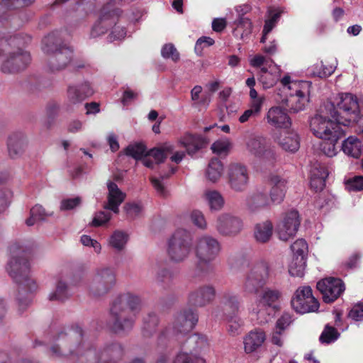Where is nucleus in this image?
Returning <instances> with one entry per match:
<instances>
[{
	"label": "nucleus",
	"instance_id": "obj_1",
	"mask_svg": "<svg viewBox=\"0 0 363 363\" xmlns=\"http://www.w3.org/2000/svg\"><path fill=\"white\" fill-rule=\"evenodd\" d=\"M9 250L10 257L6 265V271L17 284V312L22 315L31 304L38 286L30 275V264L24 256V246L21 242H16L9 246Z\"/></svg>",
	"mask_w": 363,
	"mask_h": 363
},
{
	"label": "nucleus",
	"instance_id": "obj_2",
	"mask_svg": "<svg viewBox=\"0 0 363 363\" xmlns=\"http://www.w3.org/2000/svg\"><path fill=\"white\" fill-rule=\"evenodd\" d=\"M50 351L55 357H77L76 363H100V357L93 343L86 338L84 330L78 325L59 332Z\"/></svg>",
	"mask_w": 363,
	"mask_h": 363
},
{
	"label": "nucleus",
	"instance_id": "obj_3",
	"mask_svg": "<svg viewBox=\"0 0 363 363\" xmlns=\"http://www.w3.org/2000/svg\"><path fill=\"white\" fill-rule=\"evenodd\" d=\"M141 306V298L137 294L125 292L117 295L110 308V329L116 334H128L135 325Z\"/></svg>",
	"mask_w": 363,
	"mask_h": 363
},
{
	"label": "nucleus",
	"instance_id": "obj_4",
	"mask_svg": "<svg viewBox=\"0 0 363 363\" xmlns=\"http://www.w3.org/2000/svg\"><path fill=\"white\" fill-rule=\"evenodd\" d=\"M31 37L24 33L0 39V55L7 51L6 59L1 65V71L6 74H14L24 70L31 61L30 53L23 47L30 43Z\"/></svg>",
	"mask_w": 363,
	"mask_h": 363
},
{
	"label": "nucleus",
	"instance_id": "obj_5",
	"mask_svg": "<svg viewBox=\"0 0 363 363\" xmlns=\"http://www.w3.org/2000/svg\"><path fill=\"white\" fill-rule=\"evenodd\" d=\"M326 113L344 126L357 123L360 118L359 102L355 95L350 93L340 94L335 103L325 105Z\"/></svg>",
	"mask_w": 363,
	"mask_h": 363
},
{
	"label": "nucleus",
	"instance_id": "obj_6",
	"mask_svg": "<svg viewBox=\"0 0 363 363\" xmlns=\"http://www.w3.org/2000/svg\"><path fill=\"white\" fill-rule=\"evenodd\" d=\"M287 98L286 104L291 111L298 113L303 111L309 102L311 82L304 80H291L286 75L281 79Z\"/></svg>",
	"mask_w": 363,
	"mask_h": 363
},
{
	"label": "nucleus",
	"instance_id": "obj_7",
	"mask_svg": "<svg viewBox=\"0 0 363 363\" xmlns=\"http://www.w3.org/2000/svg\"><path fill=\"white\" fill-rule=\"evenodd\" d=\"M196 258L195 269L201 274H207L212 271L211 262L218 256L220 246L218 241L209 235L198 238L194 245Z\"/></svg>",
	"mask_w": 363,
	"mask_h": 363
},
{
	"label": "nucleus",
	"instance_id": "obj_8",
	"mask_svg": "<svg viewBox=\"0 0 363 363\" xmlns=\"http://www.w3.org/2000/svg\"><path fill=\"white\" fill-rule=\"evenodd\" d=\"M193 249V235L184 228L177 229L167 241V253L174 263H181L188 259Z\"/></svg>",
	"mask_w": 363,
	"mask_h": 363
},
{
	"label": "nucleus",
	"instance_id": "obj_9",
	"mask_svg": "<svg viewBox=\"0 0 363 363\" xmlns=\"http://www.w3.org/2000/svg\"><path fill=\"white\" fill-rule=\"evenodd\" d=\"M270 266L265 259L257 261L245 274L242 284L245 295H256L267 284L270 276Z\"/></svg>",
	"mask_w": 363,
	"mask_h": 363
},
{
	"label": "nucleus",
	"instance_id": "obj_10",
	"mask_svg": "<svg viewBox=\"0 0 363 363\" xmlns=\"http://www.w3.org/2000/svg\"><path fill=\"white\" fill-rule=\"evenodd\" d=\"M116 272L110 267L97 268L89 284V294L100 297L108 294L116 284Z\"/></svg>",
	"mask_w": 363,
	"mask_h": 363
},
{
	"label": "nucleus",
	"instance_id": "obj_11",
	"mask_svg": "<svg viewBox=\"0 0 363 363\" xmlns=\"http://www.w3.org/2000/svg\"><path fill=\"white\" fill-rule=\"evenodd\" d=\"M310 127L313 133L323 140L338 141L345 135V131L341 128L340 124L320 114L311 119Z\"/></svg>",
	"mask_w": 363,
	"mask_h": 363
},
{
	"label": "nucleus",
	"instance_id": "obj_12",
	"mask_svg": "<svg viewBox=\"0 0 363 363\" xmlns=\"http://www.w3.org/2000/svg\"><path fill=\"white\" fill-rule=\"evenodd\" d=\"M291 302L293 308L299 313L315 312L319 308L318 301L313 296L312 289L308 286L298 287Z\"/></svg>",
	"mask_w": 363,
	"mask_h": 363
},
{
	"label": "nucleus",
	"instance_id": "obj_13",
	"mask_svg": "<svg viewBox=\"0 0 363 363\" xmlns=\"http://www.w3.org/2000/svg\"><path fill=\"white\" fill-rule=\"evenodd\" d=\"M111 4H108L102 8L99 20L94 23L91 30V37L96 38L105 33L108 28L118 20L121 11L118 9H111Z\"/></svg>",
	"mask_w": 363,
	"mask_h": 363
},
{
	"label": "nucleus",
	"instance_id": "obj_14",
	"mask_svg": "<svg viewBox=\"0 0 363 363\" xmlns=\"http://www.w3.org/2000/svg\"><path fill=\"white\" fill-rule=\"evenodd\" d=\"M230 188L235 192L244 191L249 184L250 175L247 167L240 163L230 164L228 169Z\"/></svg>",
	"mask_w": 363,
	"mask_h": 363
},
{
	"label": "nucleus",
	"instance_id": "obj_15",
	"mask_svg": "<svg viewBox=\"0 0 363 363\" xmlns=\"http://www.w3.org/2000/svg\"><path fill=\"white\" fill-rule=\"evenodd\" d=\"M93 94L94 90L87 82L79 84H69L66 91L65 106L68 110H71Z\"/></svg>",
	"mask_w": 363,
	"mask_h": 363
},
{
	"label": "nucleus",
	"instance_id": "obj_16",
	"mask_svg": "<svg viewBox=\"0 0 363 363\" xmlns=\"http://www.w3.org/2000/svg\"><path fill=\"white\" fill-rule=\"evenodd\" d=\"M300 224V216L297 211L292 209L286 212L277 227L279 238L281 240L287 241L294 238L298 231Z\"/></svg>",
	"mask_w": 363,
	"mask_h": 363
},
{
	"label": "nucleus",
	"instance_id": "obj_17",
	"mask_svg": "<svg viewBox=\"0 0 363 363\" xmlns=\"http://www.w3.org/2000/svg\"><path fill=\"white\" fill-rule=\"evenodd\" d=\"M216 290L211 284L201 285L188 294L187 303L194 307H204L216 298Z\"/></svg>",
	"mask_w": 363,
	"mask_h": 363
},
{
	"label": "nucleus",
	"instance_id": "obj_18",
	"mask_svg": "<svg viewBox=\"0 0 363 363\" xmlns=\"http://www.w3.org/2000/svg\"><path fill=\"white\" fill-rule=\"evenodd\" d=\"M317 289L323 296L325 303H333L345 291V285L340 279L329 277L317 283Z\"/></svg>",
	"mask_w": 363,
	"mask_h": 363
},
{
	"label": "nucleus",
	"instance_id": "obj_19",
	"mask_svg": "<svg viewBox=\"0 0 363 363\" xmlns=\"http://www.w3.org/2000/svg\"><path fill=\"white\" fill-rule=\"evenodd\" d=\"M242 219L232 213H221L216 219V228L223 235H236L242 230Z\"/></svg>",
	"mask_w": 363,
	"mask_h": 363
},
{
	"label": "nucleus",
	"instance_id": "obj_20",
	"mask_svg": "<svg viewBox=\"0 0 363 363\" xmlns=\"http://www.w3.org/2000/svg\"><path fill=\"white\" fill-rule=\"evenodd\" d=\"M198 320L199 315L196 310L185 309L175 316L172 325V333L174 335L186 334L195 327Z\"/></svg>",
	"mask_w": 363,
	"mask_h": 363
},
{
	"label": "nucleus",
	"instance_id": "obj_21",
	"mask_svg": "<svg viewBox=\"0 0 363 363\" xmlns=\"http://www.w3.org/2000/svg\"><path fill=\"white\" fill-rule=\"evenodd\" d=\"M272 138L274 142L284 151L295 152L299 149V138L294 132L286 130H277L272 134Z\"/></svg>",
	"mask_w": 363,
	"mask_h": 363
},
{
	"label": "nucleus",
	"instance_id": "obj_22",
	"mask_svg": "<svg viewBox=\"0 0 363 363\" xmlns=\"http://www.w3.org/2000/svg\"><path fill=\"white\" fill-rule=\"evenodd\" d=\"M93 347L100 357V363H117V361L121 359L124 354L123 346L117 342L108 343L102 349H97L94 344H93Z\"/></svg>",
	"mask_w": 363,
	"mask_h": 363
},
{
	"label": "nucleus",
	"instance_id": "obj_23",
	"mask_svg": "<svg viewBox=\"0 0 363 363\" xmlns=\"http://www.w3.org/2000/svg\"><path fill=\"white\" fill-rule=\"evenodd\" d=\"M73 52L69 48H64L48 60L47 67L49 72L55 73L65 69L72 62Z\"/></svg>",
	"mask_w": 363,
	"mask_h": 363
},
{
	"label": "nucleus",
	"instance_id": "obj_24",
	"mask_svg": "<svg viewBox=\"0 0 363 363\" xmlns=\"http://www.w3.org/2000/svg\"><path fill=\"white\" fill-rule=\"evenodd\" d=\"M267 123L280 130L289 128L291 125V120L285 109L280 106H273L269 109L266 114Z\"/></svg>",
	"mask_w": 363,
	"mask_h": 363
},
{
	"label": "nucleus",
	"instance_id": "obj_25",
	"mask_svg": "<svg viewBox=\"0 0 363 363\" xmlns=\"http://www.w3.org/2000/svg\"><path fill=\"white\" fill-rule=\"evenodd\" d=\"M6 145L9 156L11 159H18L26 152L28 140L22 133H13L8 137Z\"/></svg>",
	"mask_w": 363,
	"mask_h": 363
},
{
	"label": "nucleus",
	"instance_id": "obj_26",
	"mask_svg": "<svg viewBox=\"0 0 363 363\" xmlns=\"http://www.w3.org/2000/svg\"><path fill=\"white\" fill-rule=\"evenodd\" d=\"M108 195L107 203L104 205L106 210H109L114 213H118L119 206L124 201L126 194L123 192L113 182H107Z\"/></svg>",
	"mask_w": 363,
	"mask_h": 363
},
{
	"label": "nucleus",
	"instance_id": "obj_27",
	"mask_svg": "<svg viewBox=\"0 0 363 363\" xmlns=\"http://www.w3.org/2000/svg\"><path fill=\"white\" fill-rule=\"evenodd\" d=\"M247 210L251 213H257L270 206V200L267 192L256 190L247 195L245 200Z\"/></svg>",
	"mask_w": 363,
	"mask_h": 363
},
{
	"label": "nucleus",
	"instance_id": "obj_28",
	"mask_svg": "<svg viewBox=\"0 0 363 363\" xmlns=\"http://www.w3.org/2000/svg\"><path fill=\"white\" fill-rule=\"evenodd\" d=\"M266 340V333L261 328L250 330L243 338L244 350L250 354L259 349Z\"/></svg>",
	"mask_w": 363,
	"mask_h": 363
},
{
	"label": "nucleus",
	"instance_id": "obj_29",
	"mask_svg": "<svg viewBox=\"0 0 363 363\" xmlns=\"http://www.w3.org/2000/svg\"><path fill=\"white\" fill-rule=\"evenodd\" d=\"M270 198H269L270 203H281L284 201L286 192V181L277 175H274L270 178Z\"/></svg>",
	"mask_w": 363,
	"mask_h": 363
},
{
	"label": "nucleus",
	"instance_id": "obj_30",
	"mask_svg": "<svg viewBox=\"0 0 363 363\" xmlns=\"http://www.w3.org/2000/svg\"><path fill=\"white\" fill-rule=\"evenodd\" d=\"M64 48L67 47L63 44L60 33L57 30L48 33L42 40L41 49L44 53L52 55Z\"/></svg>",
	"mask_w": 363,
	"mask_h": 363
},
{
	"label": "nucleus",
	"instance_id": "obj_31",
	"mask_svg": "<svg viewBox=\"0 0 363 363\" xmlns=\"http://www.w3.org/2000/svg\"><path fill=\"white\" fill-rule=\"evenodd\" d=\"M220 304L223 310L228 312L227 315H237L240 311L241 302L238 294L231 290H226L221 295Z\"/></svg>",
	"mask_w": 363,
	"mask_h": 363
},
{
	"label": "nucleus",
	"instance_id": "obj_32",
	"mask_svg": "<svg viewBox=\"0 0 363 363\" xmlns=\"http://www.w3.org/2000/svg\"><path fill=\"white\" fill-rule=\"evenodd\" d=\"M178 144L186 149V152L193 155L204 145V140L199 135L185 134L178 140Z\"/></svg>",
	"mask_w": 363,
	"mask_h": 363
},
{
	"label": "nucleus",
	"instance_id": "obj_33",
	"mask_svg": "<svg viewBox=\"0 0 363 363\" xmlns=\"http://www.w3.org/2000/svg\"><path fill=\"white\" fill-rule=\"evenodd\" d=\"M208 345L207 338L204 335L195 333L187 337L183 347L193 353L205 350Z\"/></svg>",
	"mask_w": 363,
	"mask_h": 363
},
{
	"label": "nucleus",
	"instance_id": "obj_34",
	"mask_svg": "<svg viewBox=\"0 0 363 363\" xmlns=\"http://www.w3.org/2000/svg\"><path fill=\"white\" fill-rule=\"evenodd\" d=\"M247 150L255 157H257L259 155L267 146L266 139L259 135H251L245 142Z\"/></svg>",
	"mask_w": 363,
	"mask_h": 363
},
{
	"label": "nucleus",
	"instance_id": "obj_35",
	"mask_svg": "<svg viewBox=\"0 0 363 363\" xmlns=\"http://www.w3.org/2000/svg\"><path fill=\"white\" fill-rule=\"evenodd\" d=\"M273 225L271 221L265 220L257 223L255 227L254 236L257 242L265 243L272 235Z\"/></svg>",
	"mask_w": 363,
	"mask_h": 363
},
{
	"label": "nucleus",
	"instance_id": "obj_36",
	"mask_svg": "<svg viewBox=\"0 0 363 363\" xmlns=\"http://www.w3.org/2000/svg\"><path fill=\"white\" fill-rule=\"evenodd\" d=\"M270 307L264 305L262 301H255L250 308V313L255 316L258 324L262 325L268 323L271 319L269 309Z\"/></svg>",
	"mask_w": 363,
	"mask_h": 363
},
{
	"label": "nucleus",
	"instance_id": "obj_37",
	"mask_svg": "<svg viewBox=\"0 0 363 363\" xmlns=\"http://www.w3.org/2000/svg\"><path fill=\"white\" fill-rule=\"evenodd\" d=\"M342 150L348 156L359 158L362 154V143L354 136H350L342 144Z\"/></svg>",
	"mask_w": 363,
	"mask_h": 363
},
{
	"label": "nucleus",
	"instance_id": "obj_38",
	"mask_svg": "<svg viewBox=\"0 0 363 363\" xmlns=\"http://www.w3.org/2000/svg\"><path fill=\"white\" fill-rule=\"evenodd\" d=\"M223 164L218 158H213L207 167L206 175L213 183L218 182L223 174Z\"/></svg>",
	"mask_w": 363,
	"mask_h": 363
},
{
	"label": "nucleus",
	"instance_id": "obj_39",
	"mask_svg": "<svg viewBox=\"0 0 363 363\" xmlns=\"http://www.w3.org/2000/svg\"><path fill=\"white\" fill-rule=\"evenodd\" d=\"M35 0H3L0 3V20L5 18L4 13L7 10H16L30 6Z\"/></svg>",
	"mask_w": 363,
	"mask_h": 363
},
{
	"label": "nucleus",
	"instance_id": "obj_40",
	"mask_svg": "<svg viewBox=\"0 0 363 363\" xmlns=\"http://www.w3.org/2000/svg\"><path fill=\"white\" fill-rule=\"evenodd\" d=\"M203 198L211 210L219 211L223 207L225 203L224 199L221 194L216 190L205 191Z\"/></svg>",
	"mask_w": 363,
	"mask_h": 363
},
{
	"label": "nucleus",
	"instance_id": "obj_41",
	"mask_svg": "<svg viewBox=\"0 0 363 363\" xmlns=\"http://www.w3.org/2000/svg\"><path fill=\"white\" fill-rule=\"evenodd\" d=\"M236 28L233 31L235 35H240V38L244 40L248 38L252 33L253 26L251 20L247 17L237 18L235 21Z\"/></svg>",
	"mask_w": 363,
	"mask_h": 363
},
{
	"label": "nucleus",
	"instance_id": "obj_42",
	"mask_svg": "<svg viewBox=\"0 0 363 363\" xmlns=\"http://www.w3.org/2000/svg\"><path fill=\"white\" fill-rule=\"evenodd\" d=\"M70 296L69 289L67 283L61 279L57 280L55 290L48 295L50 301H63Z\"/></svg>",
	"mask_w": 363,
	"mask_h": 363
},
{
	"label": "nucleus",
	"instance_id": "obj_43",
	"mask_svg": "<svg viewBox=\"0 0 363 363\" xmlns=\"http://www.w3.org/2000/svg\"><path fill=\"white\" fill-rule=\"evenodd\" d=\"M159 319L157 315L154 313L147 314L143 318V324L142 327L143 335L145 337H151L157 330Z\"/></svg>",
	"mask_w": 363,
	"mask_h": 363
},
{
	"label": "nucleus",
	"instance_id": "obj_44",
	"mask_svg": "<svg viewBox=\"0 0 363 363\" xmlns=\"http://www.w3.org/2000/svg\"><path fill=\"white\" fill-rule=\"evenodd\" d=\"M183 350H186V348L182 347V350L175 355L172 363H206L203 357Z\"/></svg>",
	"mask_w": 363,
	"mask_h": 363
},
{
	"label": "nucleus",
	"instance_id": "obj_45",
	"mask_svg": "<svg viewBox=\"0 0 363 363\" xmlns=\"http://www.w3.org/2000/svg\"><path fill=\"white\" fill-rule=\"evenodd\" d=\"M306 267V259L303 257H294L289 266V272L293 277H302Z\"/></svg>",
	"mask_w": 363,
	"mask_h": 363
},
{
	"label": "nucleus",
	"instance_id": "obj_46",
	"mask_svg": "<svg viewBox=\"0 0 363 363\" xmlns=\"http://www.w3.org/2000/svg\"><path fill=\"white\" fill-rule=\"evenodd\" d=\"M128 240V234L120 230H116L110 237L109 245L116 251H121L125 248Z\"/></svg>",
	"mask_w": 363,
	"mask_h": 363
},
{
	"label": "nucleus",
	"instance_id": "obj_47",
	"mask_svg": "<svg viewBox=\"0 0 363 363\" xmlns=\"http://www.w3.org/2000/svg\"><path fill=\"white\" fill-rule=\"evenodd\" d=\"M278 79V74L269 72L265 67L261 68L259 74V81L262 84L264 89L272 87Z\"/></svg>",
	"mask_w": 363,
	"mask_h": 363
},
{
	"label": "nucleus",
	"instance_id": "obj_48",
	"mask_svg": "<svg viewBox=\"0 0 363 363\" xmlns=\"http://www.w3.org/2000/svg\"><path fill=\"white\" fill-rule=\"evenodd\" d=\"M262 110L260 101L252 102L250 108L245 110L243 113L239 117L238 121L240 123H245L249 121L251 118L257 116Z\"/></svg>",
	"mask_w": 363,
	"mask_h": 363
},
{
	"label": "nucleus",
	"instance_id": "obj_49",
	"mask_svg": "<svg viewBox=\"0 0 363 363\" xmlns=\"http://www.w3.org/2000/svg\"><path fill=\"white\" fill-rule=\"evenodd\" d=\"M125 152L126 155L138 160L146 155V147L143 143H137L129 145L125 148Z\"/></svg>",
	"mask_w": 363,
	"mask_h": 363
},
{
	"label": "nucleus",
	"instance_id": "obj_50",
	"mask_svg": "<svg viewBox=\"0 0 363 363\" xmlns=\"http://www.w3.org/2000/svg\"><path fill=\"white\" fill-rule=\"evenodd\" d=\"M225 315L227 316L228 324L227 327V330L228 333L232 336H236L240 333L241 326L242 325V320L236 316V315H227L225 313Z\"/></svg>",
	"mask_w": 363,
	"mask_h": 363
},
{
	"label": "nucleus",
	"instance_id": "obj_51",
	"mask_svg": "<svg viewBox=\"0 0 363 363\" xmlns=\"http://www.w3.org/2000/svg\"><path fill=\"white\" fill-rule=\"evenodd\" d=\"M280 297L281 292L279 290L267 289L262 293L261 299L259 301H262L264 305L269 307H272Z\"/></svg>",
	"mask_w": 363,
	"mask_h": 363
},
{
	"label": "nucleus",
	"instance_id": "obj_52",
	"mask_svg": "<svg viewBox=\"0 0 363 363\" xmlns=\"http://www.w3.org/2000/svg\"><path fill=\"white\" fill-rule=\"evenodd\" d=\"M283 12L284 11L281 9L269 11V18L265 21L263 28L265 33H269L272 30V29L276 26Z\"/></svg>",
	"mask_w": 363,
	"mask_h": 363
},
{
	"label": "nucleus",
	"instance_id": "obj_53",
	"mask_svg": "<svg viewBox=\"0 0 363 363\" xmlns=\"http://www.w3.org/2000/svg\"><path fill=\"white\" fill-rule=\"evenodd\" d=\"M340 333L334 327L327 325L322 332L319 340L322 343L330 344L338 339Z\"/></svg>",
	"mask_w": 363,
	"mask_h": 363
},
{
	"label": "nucleus",
	"instance_id": "obj_54",
	"mask_svg": "<svg viewBox=\"0 0 363 363\" xmlns=\"http://www.w3.org/2000/svg\"><path fill=\"white\" fill-rule=\"evenodd\" d=\"M291 249L294 257L307 258L308 247L306 241L303 239H298L291 245Z\"/></svg>",
	"mask_w": 363,
	"mask_h": 363
},
{
	"label": "nucleus",
	"instance_id": "obj_55",
	"mask_svg": "<svg viewBox=\"0 0 363 363\" xmlns=\"http://www.w3.org/2000/svg\"><path fill=\"white\" fill-rule=\"evenodd\" d=\"M0 363H34L32 360L12 352L9 354L0 353Z\"/></svg>",
	"mask_w": 363,
	"mask_h": 363
},
{
	"label": "nucleus",
	"instance_id": "obj_56",
	"mask_svg": "<svg viewBox=\"0 0 363 363\" xmlns=\"http://www.w3.org/2000/svg\"><path fill=\"white\" fill-rule=\"evenodd\" d=\"M13 198V192L8 188H0V215L4 213L9 207Z\"/></svg>",
	"mask_w": 363,
	"mask_h": 363
},
{
	"label": "nucleus",
	"instance_id": "obj_57",
	"mask_svg": "<svg viewBox=\"0 0 363 363\" xmlns=\"http://www.w3.org/2000/svg\"><path fill=\"white\" fill-rule=\"evenodd\" d=\"M161 55L164 59H170L177 62L179 60L180 55L174 45L172 43H167L162 46Z\"/></svg>",
	"mask_w": 363,
	"mask_h": 363
},
{
	"label": "nucleus",
	"instance_id": "obj_58",
	"mask_svg": "<svg viewBox=\"0 0 363 363\" xmlns=\"http://www.w3.org/2000/svg\"><path fill=\"white\" fill-rule=\"evenodd\" d=\"M257 158L264 164L273 165L277 160V155L274 150L267 145Z\"/></svg>",
	"mask_w": 363,
	"mask_h": 363
},
{
	"label": "nucleus",
	"instance_id": "obj_59",
	"mask_svg": "<svg viewBox=\"0 0 363 363\" xmlns=\"http://www.w3.org/2000/svg\"><path fill=\"white\" fill-rule=\"evenodd\" d=\"M173 279L172 272L167 268H162L158 270L156 274V281L157 283L164 286H169Z\"/></svg>",
	"mask_w": 363,
	"mask_h": 363
},
{
	"label": "nucleus",
	"instance_id": "obj_60",
	"mask_svg": "<svg viewBox=\"0 0 363 363\" xmlns=\"http://www.w3.org/2000/svg\"><path fill=\"white\" fill-rule=\"evenodd\" d=\"M230 143L227 138H222L215 141L211 145L213 153L217 155L225 154L230 149Z\"/></svg>",
	"mask_w": 363,
	"mask_h": 363
},
{
	"label": "nucleus",
	"instance_id": "obj_61",
	"mask_svg": "<svg viewBox=\"0 0 363 363\" xmlns=\"http://www.w3.org/2000/svg\"><path fill=\"white\" fill-rule=\"evenodd\" d=\"M315 174L310 177V184L312 189L315 191H321L325 186V180L328 177V173H323L320 177H315Z\"/></svg>",
	"mask_w": 363,
	"mask_h": 363
},
{
	"label": "nucleus",
	"instance_id": "obj_62",
	"mask_svg": "<svg viewBox=\"0 0 363 363\" xmlns=\"http://www.w3.org/2000/svg\"><path fill=\"white\" fill-rule=\"evenodd\" d=\"M123 208L127 216L131 219L138 217L143 211L142 206L135 203H128Z\"/></svg>",
	"mask_w": 363,
	"mask_h": 363
},
{
	"label": "nucleus",
	"instance_id": "obj_63",
	"mask_svg": "<svg viewBox=\"0 0 363 363\" xmlns=\"http://www.w3.org/2000/svg\"><path fill=\"white\" fill-rule=\"evenodd\" d=\"M348 317L354 321L363 320V301L352 306L348 313Z\"/></svg>",
	"mask_w": 363,
	"mask_h": 363
},
{
	"label": "nucleus",
	"instance_id": "obj_64",
	"mask_svg": "<svg viewBox=\"0 0 363 363\" xmlns=\"http://www.w3.org/2000/svg\"><path fill=\"white\" fill-rule=\"evenodd\" d=\"M292 323V317L288 313H284L277 320L275 325L276 330L284 331L289 328Z\"/></svg>",
	"mask_w": 363,
	"mask_h": 363
}]
</instances>
